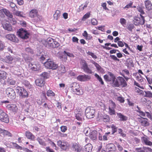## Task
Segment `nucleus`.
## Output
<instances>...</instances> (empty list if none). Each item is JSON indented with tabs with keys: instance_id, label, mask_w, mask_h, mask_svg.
<instances>
[{
	"instance_id": "obj_1",
	"label": "nucleus",
	"mask_w": 152,
	"mask_h": 152,
	"mask_svg": "<svg viewBox=\"0 0 152 152\" xmlns=\"http://www.w3.org/2000/svg\"><path fill=\"white\" fill-rule=\"evenodd\" d=\"M44 64L45 67L48 69L56 70L58 67V65L52 59H48Z\"/></svg>"
},
{
	"instance_id": "obj_2",
	"label": "nucleus",
	"mask_w": 152,
	"mask_h": 152,
	"mask_svg": "<svg viewBox=\"0 0 152 152\" xmlns=\"http://www.w3.org/2000/svg\"><path fill=\"white\" fill-rule=\"evenodd\" d=\"M70 87L71 88V90L73 93L78 95L81 94L82 92L80 91V87L78 84L74 82L71 83L70 85Z\"/></svg>"
},
{
	"instance_id": "obj_3",
	"label": "nucleus",
	"mask_w": 152,
	"mask_h": 152,
	"mask_svg": "<svg viewBox=\"0 0 152 152\" xmlns=\"http://www.w3.org/2000/svg\"><path fill=\"white\" fill-rule=\"evenodd\" d=\"M80 64L81 66V69L85 73L88 74L92 73V70L88 67L86 62L85 60L82 59L80 62Z\"/></svg>"
},
{
	"instance_id": "obj_4",
	"label": "nucleus",
	"mask_w": 152,
	"mask_h": 152,
	"mask_svg": "<svg viewBox=\"0 0 152 152\" xmlns=\"http://www.w3.org/2000/svg\"><path fill=\"white\" fill-rule=\"evenodd\" d=\"M16 91L20 96L25 98L28 96V94L26 90L23 87L18 86L16 88Z\"/></svg>"
},
{
	"instance_id": "obj_5",
	"label": "nucleus",
	"mask_w": 152,
	"mask_h": 152,
	"mask_svg": "<svg viewBox=\"0 0 152 152\" xmlns=\"http://www.w3.org/2000/svg\"><path fill=\"white\" fill-rule=\"evenodd\" d=\"M2 102L5 104V106H6L7 108L9 110L13 112H17L18 108L16 105L13 104H7V103H8L9 102V101L7 100L3 101Z\"/></svg>"
},
{
	"instance_id": "obj_6",
	"label": "nucleus",
	"mask_w": 152,
	"mask_h": 152,
	"mask_svg": "<svg viewBox=\"0 0 152 152\" xmlns=\"http://www.w3.org/2000/svg\"><path fill=\"white\" fill-rule=\"evenodd\" d=\"M18 36L22 39H25L28 38L29 34L23 28L20 29L17 32Z\"/></svg>"
},
{
	"instance_id": "obj_7",
	"label": "nucleus",
	"mask_w": 152,
	"mask_h": 152,
	"mask_svg": "<svg viewBox=\"0 0 152 152\" xmlns=\"http://www.w3.org/2000/svg\"><path fill=\"white\" fill-rule=\"evenodd\" d=\"M141 18H139L135 17L134 18L133 20V23L136 26H137L139 25H142L145 23V19L144 16L140 15Z\"/></svg>"
},
{
	"instance_id": "obj_8",
	"label": "nucleus",
	"mask_w": 152,
	"mask_h": 152,
	"mask_svg": "<svg viewBox=\"0 0 152 152\" xmlns=\"http://www.w3.org/2000/svg\"><path fill=\"white\" fill-rule=\"evenodd\" d=\"M85 113L86 117L87 118L91 119L94 117L95 110L88 107L86 108Z\"/></svg>"
},
{
	"instance_id": "obj_9",
	"label": "nucleus",
	"mask_w": 152,
	"mask_h": 152,
	"mask_svg": "<svg viewBox=\"0 0 152 152\" xmlns=\"http://www.w3.org/2000/svg\"><path fill=\"white\" fill-rule=\"evenodd\" d=\"M6 92L8 97L11 99H15L16 96L15 93L12 88H7L6 90Z\"/></svg>"
},
{
	"instance_id": "obj_10",
	"label": "nucleus",
	"mask_w": 152,
	"mask_h": 152,
	"mask_svg": "<svg viewBox=\"0 0 152 152\" xmlns=\"http://www.w3.org/2000/svg\"><path fill=\"white\" fill-rule=\"evenodd\" d=\"M17 59L14 57H12L11 56H7L3 60V61L6 63L10 64H12L14 65L15 63V61Z\"/></svg>"
},
{
	"instance_id": "obj_11",
	"label": "nucleus",
	"mask_w": 152,
	"mask_h": 152,
	"mask_svg": "<svg viewBox=\"0 0 152 152\" xmlns=\"http://www.w3.org/2000/svg\"><path fill=\"white\" fill-rule=\"evenodd\" d=\"M0 120L6 123L9 122V118L7 114L0 109Z\"/></svg>"
},
{
	"instance_id": "obj_12",
	"label": "nucleus",
	"mask_w": 152,
	"mask_h": 152,
	"mask_svg": "<svg viewBox=\"0 0 152 152\" xmlns=\"http://www.w3.org/2000/svg\"><path fill=\"white\" fill-rule=\"evenodd\" d=\"M3 11L5 15L8 17V19L10 20L11 23L13 24H15L16 23L15 19L13 18L12 14L8 10L4 9H3Z\"/></svg>"
},
{
	"instance_id": "obj_13",
	"label": "nucleus",
	"mask_w": 152,
	"mask_h": 152,
	"mask_svg": "<svg viewBox=\"0 0 152 152\" xmlns=\"http://www.w3.org/2000/svg\"><path fill=\"white\" fill-rule=\"evenodd\" d=\"M57 144L63 150H66L69 146V144L67 142L60 140L57 142Z\"/></svg>"
},
{
	"instance_id": "obj_14",
	"label": "nucleus",
	"mask_w": 152,
	"mask_h": 152,
	"mask_svg": "<svg viewBox=\"0 0 152 152\" xmlns=\"http://www.w3.org/2000/svg\"><path fill=\"white\" fill-rule=\"evenodd\" d=\"M71 148V150L75 152H80L82 149L81 145L76 143H72Z\"/></svg>"
},
{
	"instance_id": "obj_15",
	"label": "nucleus",
	"mask_w": 152,
	"mask_h": 152,
	"mask_svg": "<svg viewBox=\"0 0 152 152\" xmlns=\"http://www.w3.org/2000/svg\"><path fill=\"white\" fill-rule=\"evenodd\" d=\"M91 78L90 76L85 74L79 75L77 77V80L81 82L87 81L90 80Z\"/></svg>"
},
{
	"instance_id": "obj_16",
	"label": "nucleus",
	"mask_w": 152,
	"mask_h": 152,
	"mask_svg": "<svg viewBox=\"0 0 152 152\" xmlns=\"http://www.w3.org/2000/svg\"><path fill=\"white\" fill-rule=\"evenodd\" d=\"M104 78L106 81H112L115 79V77L114 75L111 72H108V75H105L104 76Z\"/></svg>"
},
{
	"instance_id": "obj_17",
	"label": "nucleus",
	"mask_w": 152,
	"mask_h": 152,
	"mask_svg": "<svg viewBox=\"0 0 152 152\" xmlns=\"http://www.w3.org/2000/svg\"><path fill=\"white\" fill-rule=\"evenodd\" d=\"M118 80L119 84V87H124L127 85V83L124 79L121 77H118Z\"/></svg>"
},
{
	"instance_id": "obj_18",
	"label": "nucleus",
	"mask_w": 152,
	"mask_h": 152,
	"mask_svg": "<svg viewBox=\"0 0 152 152\" xmlns=\"http://www.w3.org/2000/svg\"><path fill=\"white\" fill-rule=\"evenodd\" d=\"M6 38L14 42H17L18 39L15 35L13 34H8L6 36Z\"/></svg>"
},
{
	"instance_id": "obj_19",
	"label": "nucleus",
	"mask_w": 152,
	"mask_h": 152,
	"mask_svg": "<svg viewBox=\"0 0 152 152\" xmlns=\"http://www.w3.org/2000/svg\"><path fill=\"white\" fill-rule=\"evenodd\" d=\"M142 143L144 144L151 146L152 145V142L150 141V139L147 137H143L141 139Z\"/></svg>"
},
{
	"instance_id": "obj_20",
	"label": "nucleus",
	"mask_w": 152,
	"mask_h": 152,
	"mask_svg": "<svg viewBox=\"0 0 152 152\" xmlns=\"http://www.w3.org/2000/svg\"><path fill=\"white\" fill-rule=\"evenodd\" d=\"M115 149V146L113 143H109L106 145V150L107 152H113Z\"/></svg>"
},
{
	"instance_id": "obj_21",
	"label": "nucleus",
	"mask_w": 152,
	"mask_h": 152,
	"mask_svg": "<svg viewBox=\"0 0 152 152\" xmlns=\"http://www.w3.org/2000/svg\"><path fill=\"white\" fill-rule=\"evenodd\" d=\"M0 135L2 137L7 135L8 137H12V134L9 132L0 128Z\"/></svg>"
},
{
	"instance_id": "obj_22",
	"label": "nucleus",
	"mask_w": 152,
	"mask_h": 152,
	"mask_svg": "<svg viewBox=\"0 0 152 152\" xmlns=\"http://www.w3.org/2000/svg\"><path fill=\"white\" fill-rule=\"evenodd\" d=\"M26 137L28 139L32 141H34L35 137L31 132L29 131H26L25 132Z\"/></svg>"
},
{
	"instance_id": "obj_23",
	"label": "nucleus",
	"mask_w": 152,
	"mask_h": 152,
	"mask_svg": "<svg viewBox=\"0 0 152 152\" xmlns=\"http://www.w3.org/2000/svg\"><path fill=\"white\" fill-rule=\"evenodd\" d=\"M144 3L145 8L147 10L150 11L152 10V4L150 1L146 0L145 1Z\"/></svg>"
},
{
	"instance_id": "obj_24",
	"label": "nucleus",
	"mask_w": 152,
	"mask_h": 152,
	"mask_svg": "<svg viewBox=\"0 0 152 152\" xmlns=\"http://www.w3.org/2000/svg\"><path fill=\"white\" fill-rule=\"evenodd\" d=\"M36 85L40 87H42L44 84V81L43 79L39 78L37 79L35 81Z\"/></svg>"
},
{
	"instance_id": "obj_25",
	"label": "nucleus",
	"mask_w": 152,
	"mask_h": 152,
	"mask_svg": "<svg viewBox=\"0 0 152 152\" xmlns=\"http://www.w3.org/2000/svg\"><path fill=\"white\" fill-rule=\"evenodd\" d=\"M38 12L37 9H33L29 12V15L31 18H34L37 15Z\"/></svg>"
},
{
	"instance_id": "obj_26",
	"label": "nucleus",
	"mask_w": 152,
	"mask_h": 152,
	"mask_svg": "<svg viewBox=\"0 0 152 152\" xmlns=\"http://www.w3.org/2000/svg\"><path fill=\"white\" fill-rule=\"evenodd\" d=\"M150 148L148 147H143L142 148H136L135 150L137 152H148Z\"/></svg>"
},
{
	"instance_id": "obj_27",
	"label": "nucleus",
	"mask_w": 152,
	"mask_h": 152,
	"mask_svg": "<svg viewBox=\"0 0 152 152\" xmlns=\"http://www.w3.org/2000/svg\"><path fill=\"white\" fill-rule=\"evenodd\" d=\"M97 132L95 130L91 131L89 133V137L92 140H95L96 138Z\"/></svg>"
},
{
	"instance_id": "obj_28",
	"label": "nucleus",
	"mask_w": 152,
	"mask_h": 152,
	"mask_svg": "<svg viewBox=\"0 0 152 152\" xmlns=\"http://www.w3.org/2000/svg\"><path fill=\"white\" fill-rule=\"evenodd\" d=\"M90 61L92 63L94 64L95 66L96 67V68L97 69V71L100 72H102V68L98 63L92 60H91Z\"/></svg>"
},
{
	"instance_id": "obj_29",
	"label": "nucleus",
	"mask_w": 152,
	"mask_h": 152,
	"mask_svg": "<svg viewBox=\"0 0 152 152\" xmlns=\"http://www.w3.org/2000/svg\"><path fill=\"white\" fill-rule=\"evenodd\" d=\"M117 115L121 121H125L127 120L128 117L121 113H117Z\"/></svg>"
},
{
	"instance_id": "obj_30",
	"label": "nucleus",
	"mask_w": 152,
	"mask_h": 152,
	"mask_svg": "<svg viewBox=\"0 0 152 152\" xmlns=\"http://www.w3.org/2000/svg\"><path fill=\"white\" fill-rule=\"evenodd\" d=\"M133 75L135 77L136 80L140 82L143 81L144 78L140 74L136 73L134 74Z\"/></svg>"
},
{
	"instance_id": "obj_31",
	"label": "nucleus",
	"mask_w": 152,
	"mask_h": 152,
	"mask_svg": "<svg viewBox=\"0 0 152 152\" xmlns=\"http://www.w3.org/2000/svg\"><path fill=\"white\" fill-rule=\"evenodd\" d=\"M148 119L146 118H142L141 119L140 123L141 125L147 126H149V123L147 121Z\"/></svg>"
},
{
	"instance_id": "obj_32",
	"label": "nucleus",
	"mask_w": 152,
	"mask_h": 152,
	"mask_svg": "<svg viewBox=\"0 0 152 152\" xmlns=\"http://www.w3.org/2000/svg\"><path fill=\"white\" fill-rule=\"evenodd\" d=\"M2 26L4 29L9 31H11L12 30V26L11 24L7 23L2 24Z\"/></svg>"
},
{
	"instance_id": "obj_33",
	"label": "nucleus",
	"mask_w": 152,
	"mask_h": 152,
	"mask_svg": "<svg viewBox=\"0 0 152 152\" xmlns=\"http://www.w3.org/2000/svg\"><path fill=\"white\" fill-rule=\"evenodd\" d=\"M88 3V2L86 1L84 4H81L79 6V9H77L78 12H80L83 10L85 8H86L87 7Z\"/></svg>"
},
{
	"instance_id": "obj_34",
	"label": "nucleus",
	"mask_w": 152,
	"mask_h": 152,
	"mask_svg": "<svg viewBox=\"0 0 152 152\" xmlns=\"http://www.w3.org/2000/svg\"><path fill=\"white\" fill-rule=\"evenodd\" d=\"M61 15V12L60 10H56L53 15V18L55 20H57L59 18Z\"/></svg>"
},
{
	"instance_id": "obj_35",
	"label": "nucleus",
	"mask_w": 152,
	"mask_h": 152,
	"mask_svg": "<svg viewBox=\"0 0 152 152\" xmlns=\"http://www.w3.org/2000/svg\"><path fill=\"white\" fill-rule=\"evenodd\" d=\"M76 118L80 121H82L83 119H84L83 118V114L81 112H80L75 115Z\"/></svg>"
},
{
	"instance_id": "obj_36",
	"label": "nucleus",
	"mask_w": 152,
	"mask_h": 152,
	"mask_svg": "<svg viewBox=\"0 0 152 152\" xmlns=\"http://www.w3.org/2000/svg\"><path fill=\"white\" fill-rule=\"evenodd\" d=\"M92 148V145L90 143L86 145L85 146V151L86 152H91Z\"/></svg>"
},
{
	"instance_id": "obj_37",
	"label": "nucleus",
	"mask_w": 152,
	"mask_h": 152,
	"mask_svg": "<svg viewBox=\"0 0 152 152\" xmlns=\"http://www.w3.org/2000/svg\"><path fill=\"white\" fill-rule=\"evenodd\" d=\"M13 13L14 15L16 16L19 17H24L23 12L19 11H15V12H13Z\"/></svg>"
},
{
	"instance_id": "obj_38",
	"label": "nucleus",
	"mask_w": 152,
	"mask_h": 152,
	"mask_svg": "<svg viewBox=\"0 0 152 152\" xmlns=\"http://www.w3.org/2000/svg\"><path fill=\"white\" fill-rule=\"evenodd\" d=\"M7 73L3 71H0V79L5 80L6 78Z\"/></svg>"
},
{
	"instance_id": "obj_39",
	"label": "nucleus",
	"mask_w": 152,
	"mask_h": 152,
	"mask_svg": "<svg viewBox=\"0 0 152 152\" xmlns=\"http://www.w3.org/2000/svg\"><path fill=\"white\" fill-rule=\"evenodd\" d=\"M60 46V44L57 42L55 41L54 39V41L51 43L50 46V48H56Z\"/></svg>"
},
{
	"instance_id": "obj_40",
	"label": "nucleus",
	"mask_w": 152,
	"mask_h": 152,
	"mask_svg": "<svg viewBox=\"0 0 152 152\" xmlns=\"http://www.w3.org/2000/svg\"><path fill=\"white\" fill-rule=\"evenodd\" d=\"M137 109L136 110V111L139 113L140 115L142 116L143 117L145 116V113L143 112L141 110L140 108L138 106H137Z\"/></svg>"
},
{
	"instance_id": "obj_41",
	"label": "nucleus",
	"mask_w": 152,
	"mask_h": 152,
	"mask_svg": "<svg viewBox=\"0 0 152 152\" xmlns=\"http://www.w3.org/2000/svg\"><path fill=\"white\" fill-rule=\"evenodd\" d=\"M113 85L116 87H119V84L118 80V77L117 78L115 77V79L113 80L112 82Z\"/></svg>"
},
{
	"instance_id": "obj_42",
	"label": "nucleus",
	"mask_w": 152,
	"mask_h": 152,
	"mask_svg": "<svg viewBox=\"0 0 152 152\" xmlns=\"http://www.w3.org/2000/svg\"><path fill=\"white\" fill-rule=\"evenodd\" d=\"M58 70L61 72V73H65L66 72L65 67L63 65H61L60 66H58L57 68Z\"/></svg>"
},
{
	"instance_id": "obj_43",
	"label": "nucleus",
	"mask_w": 152,
	"mask_h": 152,
	"mask_svg": "<svg viewBox=\"0 0 152 152\" xmlns=\"http://www.w3.org/2000/svg\"><path fill=\"white\" fill-rule=\"evenodd\" d=\"M29 67H31L32 70L34 71H37L39 69L36 65H33L31 63L29 64Z\"/></svg>"
},
{
	"instance_id": "obj_44",
	"label": "nucleus",
	"mask_w": 152,
	"mask_h": 152,
	"mask_svg": "<svg viewBox=\"0 0 152 152\" xmlns=\"http://www.w3.org/2000/svg\"><path fill=\"white\" fill-rule=\"evenodd\" d=\"M47 95L48 96H54L55 94L51 90H48L47 92Z\"/></svg>"
},
{
	"instance_id": "obj_45",
	"label": "nucleus",
	"mask_w": 152,
	"mask_h": 152,
	"mask_svg": "<svg viewBox=\"0 0 152 152\" xmlns=\"http://www.w3.org/2000/svg\"><path fill=\"white\" fill-rule=\"evenodd\" d=\"M37 140L40 145L43 146H45V142L44 141L42 140L40 138V137H37Z\"/></svg>"
},
{
	"instance_id": "obj_46",
	"label": "nucleus",
	"mask_w": 152,
	"mask_h": 152,
	"mask_svg": "<svg viewBox=\"0 0 152 152\" xmlns=\"http://www.w3.org/2000/svg\"><path fill=\"white\" fill-rule=\"evenodd\" d=\"M54 41V39L51 38H48L46 40V42L47 43V45L50 47L51 44Z\"/></svg>"
},
{
	"instance_id": "obj_47",
	"label": "nucleus",
	"mask_w": 152,
	"mask_h": 152,
	"mask_svg": "<svg viewBox=\"0 0 152 152\" xmlns=\"http://www.w3.org/2000/svg\"><path fill=\"white\" fill-rule=\"evenodd\" d=\"M94 75L95 77L97 78L99 82H100L101 84H104V82L102 80L101 77H100L98 74L96 73Z\"/></svg>"
},
{
	"instance_id": "obj_48",
	"label": "nucleus",
	"mask_w": 152,
	"mask_h": 152,
	"mask_svg": "<svg viewBox=\"0 0 152 152\" xmlns=\"http://www.w3.org/2000/svg\"><path fill=\"white\" fill-rule=\"evenodd\" d=\"M102 120L104 122H107L109 121L110 118L108 115H105L103 116Z\"/></svg>"
},
{
	"instance_id": "obj_49",
	"label": "nucleus",
	"mask_w": 152,
	"mask_h": 152,
	"mask_svg": "<svg viewBox=\"0 0 152 152\" xmlns=\"http://www.w3.org/2000/svg\"><path fill=\"white\" fill-rule=\"evenodd\" d=\"M145 96L149 97L152 98V93L149 91H145Z\"/></svg>"
},
{
	"instance_id": "obj_50",
	"label": "nucleus",
	"mask_w": 152,
	"mask_h": 152,
	"mask_svg": "<svg viewBox=\"0 0 152 152\" xmlns=\"http://www.w3.org/2000/svg\"><path fill=\"white\" fill-rule=\"evenodd\" d=\"M108 113L111 115H115V109H111L110 107H109Z\"/></svg>"
},
{
	"instance_id": "obj_51",
	"label": "nucleus",
	"mask_w": 152,
	"mask_h": 152,
	"mask_svg": "<svg viewBox=\"0 0 152 152\" xmlns=\"http://www.w3.org/2000/svg\"><path fill=\"white\" fill-rule=\"evenodd\" d=\"M87 53L89 55L91 56L94 59H96L97 58V56L92 52L88 51L87 52Z\"/></svg>"
},
{
	"instance_id": "obj_52",
	"label": "nucleus",
	"mask_w": 152,
	"mask_h": 152,
	"mask_svg": "<svg viewBox=\"0 0 152 152\" xmlns=\"http://www.w3.org/2000/svg\"><path fill=\"white\" fill-rule=\"evenodd\" d=\"M120 22L123 26H124L126 24V21L124 18H121L120 20Z\"/></svg>"
},
{
	"instance_id": "obj_53",
	"label": "nucleus",
	"mask_w": 152,
	"mask_h": 152,
	"mask_svg": "<svg viewBox=\"0 0 152 152\" xmlns=\"http://www.w3.org/2000/svg\"><path fill=\"white\" fill-rule=\"evenodd\" d=\"M90 15V13L88 12L85 14L83 17L82 18V20L85 21L86 19L89 18Z\"/></svg>"
},
{
	"instance_id": "obj_54",
	"label": "nucleus",
	"mask_w": 152,
	"mask_h": 152,
	"mask_svg": "<svg viewBox=\"0 0 152 152\" xmlns=\"http://www.w3.org/2000/svg\"><path fill=\"white\" fill-rule=\"evenodd\" d=\"M12 144L13 146L16 149H19L21 150L22 147L18 145V144L14 142H12Z\"/></svg>"
},
{
	"instance_id": "obj_55",
	"label": "nucleus",
	"mask_w": 152,
	"mask_h": 152,
	"mask_svg": "<svg viewBox=\"0 0 152 152\" xmlns=\"http://www.w3.org/2000/svg\"><path fill=\"white\" fill-rule=\"evenodd\" d=\"M64 53L66 54L67 56L69 57L74 58L75 57L74 55L72 53L67 52L65 50L64 51Z\"/></svg>"
},
{
	"instance_id": "obj_56",
	"label": "nucleus",
	"mask_w": 152,
	"mask_h": 152,
	"mask_svg": "<svg viewBox=\"0 0 152 152\" xmlns=\"http://www.w3.org/2000/svg\"><path fill=\"white\" fill-rule=\"evenodd\" d=\"M91 24L94 26L97 25L98 24V22L97 20L94 18L91 19Z\"/></svg>"
},
{
	"instance_id": "obj_57",
	"label": "nucleus",
	"mask_w": 152,
	"mask_h": 152,
	"mask_svg": "<svg viewBox=\"0 0 152 152\" xmlns=\"http://www.w3.org/2000/svg\"><path fill=\"white\" fill-rule=\"evenodd\" d=\"M61 130L62 132H65L67 130V127L66 126H62L60 127Z\"/></svg>"
},
{
	"instance_id": "obj_58",
	"label": "nucleus",
	"mask_w": 152,
	"mask_h": 152,
	"mask_svg": "<svg viewBox=\"0 0 152 152\" xmlns=\"http://www.w3.org/2000/svg\"><path fill=\"white\" fill-rule=\"evenodd\" d=\"M111 127L112 129L113 133L114 134L116 132L117 130V127L114 124H112L111 126Z\"/></svg>"
},
{
	"instance_id": "obj_59",
	"label": "nucleus",
	"mask_w": 152,
	"mask_h": 152,
	"mask_svg": "<svg viewBox=\"0 0 152 152\" xmlns=\"http://www.w3.org/2000/svg\"><path fill=\"white\" fill-rule=\"evenodd\" d=\"M110 134V132L106 133L102 136V140L105 141L107 140V136Z\"/></svg>"
},
{
	"instance_id": "obj_60",
	"label": "nucleus",
	"mask_w": 152,
	"mask_h": 152,
	"mask_svg": "<svg viewBox=\"0 0 152 152\" xmlns=\"http://www.w3.org/2000/svg\"><path fill=\"white\" fill-rule=\"evenodd\" d=\"M115 107L116 105L115 103L113 101H112L109 105V107H110L111 109H115Z\"/></svg>"
},
{
	"instance_id": "obj_61",
	"label": "nucleus",
	"mask_w": 152,
	"mask_h": 152,
	"mask_svg": "<svg viewBox=\"0 0 152 152\" xmlns=\"http://www.w3.org/2000/svg\"><path fill=\"white\" fill-rule=\"evenodd\" d=\"M24 84L26 87L29 88H30L31 87V85L27 81H25L24 82Z\"/></svg>"
},
{
	"instance_id": "obj_62",
	"label": "nucleus",
	"mask_w": 152,
	"mask_h": 152,
	"mask_svg": "<svg viewBox=\"0 0 152 152\" xmlns=\"http://www.w3.org/2000/svg\"><path fill=\"white\" fill-rule=\"evenodd\" d=\"M117 100L121 103H124L125 101L124 98L121 96H118L117 98Z\"/></svg>"
},
{
	"instance_id": "obj_63",
	"label": "nucleus",
	"mask_w": 152,
	"mask_h": 152,
	"mask_svg": "<svg viewBox=\"0 0 152 152\" xmlns=\"http://www.w3.org/2000/svg\"><path fill=\"white\" fill-rule=\"evenodd\" d=\"M4 47V43L2 41L0 40V50H3Z\"/></svg>"
},
{
	"instance_id": "obj_64",
	"label": "nucleus",
	"mask_w": 152,
	"mask_h": 152,
	"mask_svg": "<svg viewBox=\"0 0 152 152\" xmlns=\"http://www.w3.org/2000/svg\"><path fill=\"white\" fill-rule=\"evenodd\" d=\"M25 50L27 52L30 53L31 54H33V51L30 48H26Z\"/></svg>"
}]
</instances>
